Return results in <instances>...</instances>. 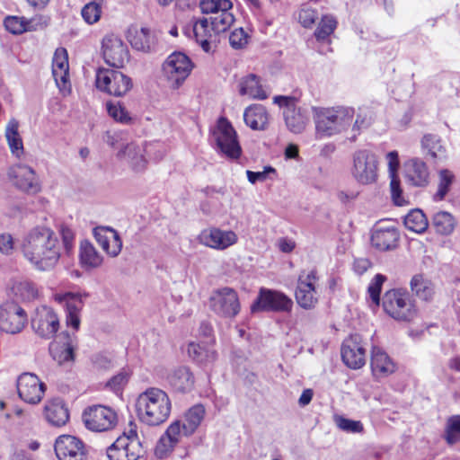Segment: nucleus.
Instances as JSON below:
<instances>
[{"label":"nucleus","instance_id":"nucleus-1","mask_svg":"<svg viewBox=\"0 0 460 460\" xmlns=\"http://www.w3.org/2000/svg\"><path fill=\"white\" fill-rule=\"evenodd\" d=\"M59 233L62 244L57 234L46 226H37L24 236L22 252L35 269L41 271L49 270L58 263L62 249L68 255L73 252L75 246L73 230L66 226H61Z\"/></svg>","mask_w":460,"mask_h":460},{"label":"nucleus","instance_id":"nucleus-2","mask_svg":"<svg viewBox=\"0 0 460 460\" xmlns=\"http://www.w3.org/2000/svg\"><path fill=\"white\" fill-rule=\"evenodd\" d=\"M136 408L137 416L143 423L157 426L168 419L172 405L165 392L152 387L138 395Z\"/></svg>","mask_w":460,"mask_h":460},{"label":"nucleus","instance_id":"nucleus-3","mask_svg":"<svg viewBox=\"0 0 460 460\" xmlns=\"http://www.w3.org/2000/svg\"><path fill=\"white\" fill-rule=\"evenodd\" d=\"M316 133L321 137H331L347 129L352 123L354 109L337 107L332 109L312 108Z\"/></svg>","mask_w":460,"mask_h":460},{"label":"nucleus","instance_id":"nucleus-4","mask_svg":"<svg viewBox=\"0 0 460 460\" xmlns=\"http://www.w3.org/2000/svg\"><path fill=\"white\" fill-rule=\"evenodd\" d=\"M382 306L396 321L411 322L418 314L415 300L405 289H391L385 292L382 298Z\"/></svg>","mask_w":460,"mask_h":460},{"label":"nucleus","instance_id":"nucleus-5","mask_svg":"<svg viewBox=\"0 0 460 460\" xmlns=\"http://www.w3.org/2000/svg\"><path fill=\"white\" fill-rule=\"evenodd\" d=\"M211 141L215 144L217 151L228 159L235 160L242 155L237 133L225 117H220L211 130Z\"/></svg>","mask_w":460,"mask_h":460},{"label":"nucleus","instance_id":"nucleus-6","mask_svg":"<svg viewBox=\"0 0 460 460\" xmlns=\"http://www.w3.org/2000/svg\"><path fill=\"white\" fill-rule=\"evenodd\" d=\"M95 86L101 92L115 97H122L133 87L132 79L121 71L99 68L95 75Z\"/></svg>","mask_w":460,"mask_h":460},{"label":"nucleus","instance_id":"nucleus-7","mask_svg":"<svg viewBox=\"0 0 460 460\" xmlns=\"http://www.w3.org/2000/svg\"><path fill=\"white\" fill-rule=\"evenodd\" d=\"M273 102L283 109L284 120L290 132L300 134L305 130L309 121V112L306 108L297 106L295 97L276 95Z\"/></svg>","mask_w":460,"mask_h":460},{"label":"nucleus","instance_id":"nucleus-8","mask_svg":"<svg viewBox=\"0 0 460 460\" xmlns=\"http://www.w3.org/2000/svg\"><path fill=\"white\" fill-rule=\"evenodd\" d=\"M293 307V301L283 292L261 288L256 299L251 305V312L289 313Z\"/></svg>","mask_w":460,"mask_h":460},{"label":"nucleus","instance_id":"nucleus-9","mask_svg":"<svg viewBox=\"0 0 460 460\" xmlns=\"http://www.w3.org/2000/svg\"><path fill=\"white\" fill-rule=\"evenodd\" d=\"M398 223L391 218L377 221L371 229V244L381 252L394 250L399 243Z\"/></svg>","mask_w":460,"mask_h":460},{"label":"nucleus","instance_id":"nucleus-10","mask_svg":"<svg viewBox=\"0 0 460 460\" xmlns=\"http://www.w3.org/2000/svg\"><path fill=\"white\" fill-rule=\"evenodd\" d=\"M193 64L190 58L179 51L172 53L163 64V72L172 88H179L190 75Z\"/></svg>","mask_w":460,"mask_h":460},{"label":"nucleus","instance_id":"nucleus-11","mask_svg":"<svg viewBox=\"0 0 460 460\" xmlns=\"http://www.w3.org/2000/svg\"><path fill=\"white\" fill-rule=\"evenodd\" d=\"M83 420L88 429L103 432L112 429L117 425L118 417L110 407L93 405L84 411Z\"/></svg>","mask_w":460,"mask_h":460},{"label":"nucleus","instance_id":"nucleus-12","mask_svg":"<svg viewBox=\"0 0 460 460\" xmlns=\"http://www.w3.org/2000/svg\"><path fill=\"white\" fill-rule=\"evenodd\" d=\"M352 175L361 184H371L377 180V159L368 150H358L353 155Z\"/></svg>","mask_w":460,"mask_h":460},{"label":"nucleus","instance_id":"nucleus-13","mask_svg":"<svg viewBox=\"0 0 460 460\" xmlns=\"http://www.w3.org/2000/svg\"><path fill=\"white\" fill-rule=\"evenodd\" d=\"M8 179L19 190L27 194L40 191L41 184L36 172L23 164H16L8 169Z\"/></svg>","mask_w":460,"mask_h":460},{"label":"nucleus","instance_id":"nucleus-14","mask_svg":"<svg viewBox=\"0 0 460 460\" xmlns=\"http://www.w3.org/2000/svg\"><path fill=\"white\" fill-rule=\"evenodd\" d=\"M102 50L105 63L111 67H123L129 60L127 45L115 34H109L103 38Z\"/></svg>","mask_w":460,"mask_h":460},{"label":"nucleus","instance_id":"nucleus-15","mask_svg":"<svg viewBox=\"0 0 460 460\" xmlns=\"http://www.w3.org/2000/svg\"><path fill=\"white\" fill-rule=\"evenodd\" d=\"M27 323L26 312L14 302H5L0 306V330L16 334L22 331Z\"/></svg>","mask_w":460,"mask_h":460},{"label":"nucleus","instance_id":"nucleus-16","mask_svg":"<svg viewBox=\"0 0 460 460\" xmlns=\"http://www.w3.org/2000/svg\"><path fill=\"white\" fill-rule=\"evenodd\" d=\"M213 311L224 317L233 318L241 309L238 295L231 288H222L216 290L210 298Z\"/></svg>","mask_w":460,"mask_h":460},{"label":"nucleus","instance_id":"nucleus-17","mask_svg":"<svg viewBox=\"0 0 460 460\" xmlns=\"http://www.w3.org/2000/svg\"><path fill=\"white\" fill-rule=\"evenodd\" d=\"M54 449L58 460H87L88 457L85 444L71 435L59 436L56 439Z\"/></svg>","mask_w":460,"mask_h":460},{"label":"nucleus","instance_id":"nucleus-18","mask_svg":"<svg viewBox=\"0 0 460 460\" xmlns=\"http://www.w3.org/2000/svg\"><path fill=\"white\" fill-rule=\"evenodd\" d=\"M31 328L40 337L52 338L59 328V320L52 308L42 305L38 307L31 317Z\"/></svg>","mask_w":460,"mask_h":460},{"label":"nucleus","instance_id":"nucleus-19","mask_svg":"<svg viewBox=\"0 0 460 460\" xmlns=\"http://www.w3.org/2000/svg\"><path fill=\"white\" fill-rule=\"evenodd\" d=\"M317 280L318 278L316 270H314L309 272L303 271L300 273L297 279L296 300L301 307L311 309L316 305L318 301L315 289Z\"/></svg>","mask_w":460,"mask_h":460},{"label":"nucleus","instance_id":"nucleus-20","mask_svg":"<svg viewBox=\"0 0 460 460\" xmlns=\"http://www.w3.org/2000/svg\"><path fill=\"white\" fill-rule=\"evenodd\" d=\"M341 354L343 363L349 368L359 369L366 363V349L359 334L347 338L341 345Z\"/></svg>","mask_w":460,"mask_h":460},{"label":"nucleus","instance_id":"nucleus-21","mask_svg":"<svg viewBox=\"0 0 460 460\" xmlns=\"http://www.w3.org/2000/svg\"><path fill=\"white\" fill-rule=\"evenodd\" d=\"M46 385L32 373H23L17 380V391L20 398L27 403H39L45 393Z\"/></svg>","mask_w":460,"mask_h":460},{"label":"nucleus","instance_id":"nucleus-22","mask_svg":"<svg viewBox=\"0 0 460 460\" xmlns=\"http://www.w3.org/2000/svg\"><path fill=\"white\" fill-rule=\"evenodd\" d=\"M190 436L191 433L186 431L185 427L180 420H174L158 440L155 449V456L158 458L165 457L178 443H181L184 438Z\"/></svg>","mask_w":460,"mask_h":460},{"label":"nucleus","instance_id":"nucleus-23","mask_svg":"<svg viewBox=\"0 0 460 460\" xmlns=\"http://www.w3.org/2000/svg\"><path fill=\"white\" fill-rule=\"evenodd\" d=\"M199 243L216 250H225L237 242V235L233 231L218 228L204 229L198 236Z\"/></svg>","mask_w":460,"mask_h":460},{"label":"nucleus","instance_id":"nucleus-24","mask_svg":"<svg viewBox=\"0 0 460 460\" xmlns=\"http://www.w3.org/2000/svg\"><path fill=\"white\" fill-rule=\"evenodd\" d=\"M126 438H117L107 448V457L109 460H138L145 454V448L142 444L136 441L126 443Z\"/></svg>","mask_w":460,"mask_h":460},{"label":"nucleus","instance_id":"nucleus-25","mask_svg":"<svg viewBox=\"0 0 460 460\" xmlns=\"http://www.w3.org/2000/svg\"><path fill=\"white\" fill-rule=\"evenodd\" d=\"M93 235L102 250L110 256L116 257L122 249V241L116 230L107 226H98Z\"/></svg>","mask_w":460,"mask_h":460},{"label":"nucleus","instance_id":"nucleus-26","mask_svg":"<svg viewBox=\"0 0 460 460\" xmlns=\"http://www.w3.org/2000/svg\"><path fill=\"white\" fill-rule=\"evenodd\" d=\"M127 39L134 49L145 53L151 52L156 43L155 35L146 27H142L139 30L136 26L129 27L127 31Z\"/></svg>","mask_w":460,"mask_h":460},{"label":"nucleus","instance_id":"nucleus-27","mask_svg":"<svg viewBox=\"0 0 460 460\" xmlns=\"http://www.w3.org/2000/svg\"><path fill=\"white\" fill-rule=\"evenodd\" d=\"M188 354L194 362L203 367L214 363L217 358L213 339L206 342H190L188 345Z\"/></svg>","mask_w":460,"mask_h":460},{"label":"nucleus","instance_id":"nucleus-28","mask_svg":"<svg viewBox=\"0 0 460 460\" xmlns=\"http://www.w3.org/2000/svg\"><path fill=\"white\" fill-rule=\"evenodd\" d=\"M167 382L174 391L184 394L191 391L195 378L189 367L180 366L169 372Z\"/></svg>","mask_w":460,"mask_h":460},{"label":"nucleus","instance_id":"nucleus-29","mask_svg":"<svg viewBox=\"0 0 460 460\" xmlns=\"http://www.w3.org/2000/svg\"><path fill=\"white\" fill-rule=\"evenodd\" d=\"M404 174L410 184L423 187L428 183L429 172L423 161L412 158L404 164Z\"/></svg>","mask_w":460,"mask_h":460},{"label":"nucleus","instance_id":"nucleus-30","mask_svg":"<svg viewBox=\"0 0 460 460\" xmlns=\"http://www.w3.org/2000/svg\"><path fill=\"white\" fill-rule=\"evenodd\" d=\"M370 366L372 373L376 377H385L395 370V366L385 351L379 347H373Z\"/></svg>","mask_w":460,"mask_h":460},{"label":"nucleus","instance_id":"nucleus-31","mask_svg":"<svg viewBox=\"0 0 460 460\" xmlns=\"http://www.w3.org/2000/svg\"><path fill=\"white\" fill-rule=\"evenodd\" d=\"M44 415L49 424L56 427L65 425L69 420V412L61 399H53L44 407Z\"/></svg>","mask_w":460,"mask_h":460},{"label":"nucleus","instance_id":"nucleus-32","mask_svg":"<svg viewBox=\"0 0 460 460\" xmlns=\"http://www.w3.org/2000/svg\"><path fill=\"white\" fill-rule=\"evenodd\" d=\"M239 93L248 95L252 99L265 100L269 94L261 84V79L255 74H249L239 82Z\"/></svg>","mask_w":460,"mask_h":460},{"label":"nucleus","instance_id":"nucleus-33","mask_svg":"<svg viewBox=\"0 0 460 460\" xmlns=\"http://www.w3.org/2000/svg\"><path fill=\"white\" fill-rule=\"evenodd\" d=\"M245 124L253 130H264L268 125V112L262 104H251L243 112Z\"/></svg>","mask_w":460,"mask_h":460},{"label":"nucleus","instance_id":"nucleus-34","mask_svg":"<svg viewBox=\"0 0 460 460\" xmlns=\"http://www.w3.org/2000/svg\"><path fill=\"white\" fill-rule=\"evenodd\" d=\"M66 312V323L75 330L80 325L79 312L82 309L83 302L79 295L67 293L61 299Z\"/></svg>","mask_w":460,"mask_h":460},{"label":"nucleus","instance_id":"nucleus-35","mask_svg":"<svg viewBox=\"0 0 460 460\" xmlns=\"http://www.w3.org/2000/svg\"><path fill=\"white\" fill-rule=\"evenodd\" d=\"M411 292L423 301H430L435 295V286L422 274L414 275L410 281Z\"/></svg>","mask_w":460,"mask_h":460},{"label":"nucleus","instance_id":"nucleus-36","mask_svg":"<svg viewBox=\"0 0 460 460\" xmlns=\"http://www.w3.org/2000/svg\"><path fill=\"white\" fill-rule=\"evenodd\" d=\"M4 136L11 153L17 158L23 154L22 139L19 134V122L15 119H11L6 125Z\"/></svg>","mask_w":460,"mask_h":460},{"label":"nucleus","instance_id":"nucleus-37","mask_svg":"<svg viewBox=\"0 0 460 460\" xmlns=\"http://www.w3.org/2000/svg\"><path fill=\"white\" fill-rule=\"evenodd\" d=\"M118 156L119 158L127 159L128 162L130 163L133 170L136 172L142 171L146 164V160L142 154L141 147L134 143L127 144L121 150H119Z\"/></svg>","mask_w":460,"mask_h":460},{"label":"nucleus","instance_id":"nucleus-38","mask_svg":"<svg viewBox=\"0 0 460 460\" xmlns=\"http://www.w3.org/2000/svg\"><path fill=\"white\" fill-rule=\"evenodd\" d=\"M65 341H54L49 346V351L53 358L59 364L72 361L74 359V348L71 344V338L68 334L63 337Z\"/></svg>","mask_w":460,"mask_h":460},{"label":"nucleus","instance_id":"nucleus-39","mask_svg":"<svg viewBox=\"0 0 460 460\" xmlns=\"http://www.w3.org/2000/svg\"><path fill=\"white\" fill-rule=\"evenodd\" d=\"M80 261L86 269H95L102 265V257L94 246L87 240L80 243Z\"/></svg>","mask_w":460,"mask_h":460},{"label":"nucleus","instance_id":"nucleus-40","mask_svg":"<svg viewBox=\"0 0 460 460\" xmlns=\"http://www.w3.org/2000/svg\"><path fill=\"white\" fill-rule=\"evenodd\" d=\"M205 417V408L201 404H196L189 409L181 420H179L185 427L188 433L194 434Z\"/></svg>","mask_w":460,"mask_h":460},{"label":"nucleus","instance_id":"nucleus-41","mask_svg":"<svg viewBox=\"0 0 460 460\" xmlns=\"http://www.w3.org/2000/svg\"><path fill=\"white\" fill-rule=\"evenodd\" d=\"M421 146L434 160H442L446 157V149L442 146L441 139L438 135H424L421 140Z\"/></svg>","mask_w":460,"mask_h":460},{"label":"nucleus","instance_id":"nucleus-42","mask_svg":"<svg viewBox=\"0 0 460 460\" xmlns=\"http://www.w3.org/2000/svg\"><path fill=\"white\" fill-rule=\"evenodd\" d=\"M405 227L414 233H422L428 227V220L422 210L415 208L411 210L404 217Z\"/></svg>","mask_w":460,"mask_h":460},{"label":"nucleus","instance_id":"nucleus-43","mask_svg":"<svg viewBox=\"0 0 460 460\" xmlns=\"http://www.w3.org/2000/svg\"><path fill=\"white\" fill-rule=\"evenodd\" d=\"M231 9L222 11L221 13L211 17L210 25L211 30L219 34L226 31L234 22V14L230 12Z\"/></svg>","mask_w":460,"mask_h":460},{"label":"nucleus","instance_id":"nucleus-44","mask_svg":"<svg viewBox=\"0 0 460 460\" xmlns=\"http://www.w3.org/2000/svg\"><path fill=\"white\" fill-rule=\"evenodd\" d=\"M106 110L108 114L117 122L128 125L132 121L131 116L120 102H107Z\"/></svg>","mask_w":460,"mask_h":460},{"label":"nucleus","instance_id":"nucleus-45","mask_svg":"<svg viewBox=\"0 0 460 460\" xmlns=\"http://www.w3.org/2000/svg\"><path fill=\"white\" fill-rule=\"evenodd\" d=\"M433 226L441 234H449L455 227V220L451 214L445 211L438 212L433 217Z\"/></svg>","mask_w":460,"mask_h":460},{"label":"nucleus","instance_id":"nucleus-46","mask_svg":"<svg viewBox=\"0 0 460 460\" xmlns=\"http://www.w3.org/2000/svg\"><path fill=\"white\" fill-rule=\"evenodd\" d=\"M443 437L448 445L460 442V415H453L447 419Z\"/></svg>","mask_w":460,"mask_h":460},{"label":"nucleus","instance_id":"nucleus-47","mask_svg":"<svg viewBox=\"0 0 460 460\" xmlns=\"http://www.w3.org/2000/svg\"><path fill=\"white\" fill-rule=\"evenodd\" d=\"M199 7L202 13L216 15L226 9H232L233 4L230 0H200Z\"/></svg>","mask_w":460,"mask_h":460},{"label":"nucleus","instance_id":"nucleus-48","mask_svg":"<svg viewBox=\"0 0 460 460\" xmlns=\"http://www.w3.org/2000/svg\"><path fill=\"white\" fill-rule=\"evenodd\" d=\"M337 22L331 15L322 17L318 27L314 31V36L318 41L325 40L336 29Z\"/></svg>","mask_w":460,"mask_h":460},{"label":"nucleus","instance_id":"nucleus-49","mask_svg":"<svg viewBox=\"0 0 460 460\" xmlns=\"http://www.w3.org/2000/svg\"><path fill=\"white\" fill-rule=\"evenodd\" d=\"M4 25L13 34H22L31 30V22L24 17L7 16L4 21Z\"/></svg>","mask_w":460,"mask_h":460},{"label":"nucleus","instance_id":"nucleus-50","mask_svg":"<svg viewBox=\"0 0 460 460\" xmlns=\"http://www.w3.org/2000/svg\"><path fill=\"white\" fill-rule=\"evenodd\" d=\"M13 291L14 295L22 300H31L38 295V290L34 284L29 281H20L13 285Z\"/></svg>","mask_w":460,"mask_h":460},{"label":"nucleus","instance_id":"nucleus-51","mask_svg":"<svg viewBox=\"0 0 460 460\" xmlns=\"http://www.w3.org/2000/svg\"><path fill=\"white\" fill-rule=\"evenodd\" d=\"M454 181V174L447 169L439 172V182L438 190L435 193V199H443L448 193Z\"/></svg>","mask_w":460,"mask_h":460},{"label":"nucleus","instance_id":"nucleus-52","mask_svg":"<svg viewBox=\"0 0 460 460\" xmlns=\"http://www.w3.org/2000/svg\"><path fill=\"white\" fill-rule=\"evenodd\" d=\"M68 71V55L64 48L57 49L52 61V75L57 76L58 72Z\"/></svg>","mask_w":460,"mask_h":460},{"label":"nucleus","instance_id":"nucleus-53","mask_svg":"<svg viewBox=\"0 0 460 460\" xmlns=\"http://www.w3.org/2000/svg\"><path fill=\"white\" fill-rule=\"evenodd\" d=\"M81 15L86 23L93 24L101 18L102 6L94 1L90 2L82 8Z\"/></svg>","mask_w":460,"mask_h":460},{"label":"nucleus","instance_id":"nucleus-54","mask_svg":"<svg viewBox=\"0 0 460 460\" xmlns=\"http://www.w3.org/2000/svg\"><path fill=\"white\" fill-rule=\"evenodd\" d=\"M210 31L212 30L208 19H193L192 32L196 40H200L202 38L210 39L212 37Z\"/></svg>","mask_w":460,"mask_h":460},{"label":"nucleus","instance_id":"nucleus-55","mask_svg":"<svg viewBox=\"0 0 460 460\" xmlns=\"http://www.w3.org/2000/svg\"><path fill=\"white\" fill-rule=\"evenodd\" d=\"M337 427L349 433H360L363 431V425L359 420H353L342 416L335 417Z\"/></svg>","mask_w":460,"mask_h":460},{"label":"nucleus","instance_id":"nucleus-56","mask_svg":"<svg viewBox=\"0 0 460 460\" xmlns=\"http://www.w3.org/2000/svg\"><path fill=\"white\" fill-rule=\"evenodd\" d=\"M318 19V13L308 5H303L298 13V21L305 28H310Z\"/></svg>","mask_w":460,"mask_h":460},{"label":"nucleus","instance_id":"nucleus-57","mask_svg":"<svg viewBox=\"0 0 460 460\" xmlns=\"http://www.w3.org/2000/svg\"><path fill=\"white\" fill-rule=\"evenodd\" d=\"M276 174V169L270 165L264 166L262 171H246V175L248 178V181L252 184H255L256 182H261L266 181L267 179H270L271 175Z\"/></svg>","mask_w":460,"mask_h":460},{"label":"nucleus","instance_id":"nucleus-58","mask_svg":"<svg viewBox=\"0 0 460 460\" xmlns=\"http://www.w3.org/2000/svg\"><path fill=\"white\" fill-rule=\"evenodd\" d=\"M386 278L382 274H376L368 287V294L371 300L378 305L380 304V293L382 285Z\"/></svg>","mask_w":460,"mask_h":460},{"label":"nucleus","instance_id":"nucleus-59","mask_svg":"<svg viewBox=\"0 0 460 460\" xmlns=\"http://www.w3.org/2000/svg\"><path fill=\"white\" fill-rule=\"evenodd\" d=\"M229 43L235 49L243 48L247 43V33L243 28L235 29L229 36Z\"/></svg>","mask_w":460,"mask_h":460},{"label":"nucleus","instance_id":"nucleus-60","mask_svg":"<svg viewBox=\"0 0 460 460\" xmlns=\"http://www.w3.org/2000/svg\"><path fill=\"white\" fill-rule=\"evenodd\" d=\"M128 376L125 372H120L118 375L112 376L107 383V386L114 391L119 392L128 383Z\"/></svg>","mask_w":460,"mask_h":460},{"label":"nucleus","instance_id":"nucleus-61","mask_svg":"<svg viewBox=\"0 0 460 460\" xmlns=\"http://www.w3.org/2000/svg\"><path fill=\"white\" fill-rule=\"evenodd\" d=\"M388 162L389 176L399 175L398 171L400 168L399 154L396 150L390 151L386 154Z\"/></svg>","mask_w":460,"mask_h":460},{"label":"nucleus","instance_id":"nucleus-62","mask_svg":"<svg viewBox=\"0 0 460 460\" xmlns=\"http://www.w3.org/2000/svg\"><path fill=\"white\" fill-rule=\"evenodd\" d=\"M390 177V190L392 201H405L402 199V190L401 188V181L399 175Z\"/></svg>","mask_w":460,"mask_h":460},{"label":"nucleus","instance_id":"nucleus-63","mask_svg":"<svg viewBox=\"0 0 460 460\" xmlns=\"http://www.w3.org/2000/svg\"><path fill=\"white\" fill-rule=\"evenodd\" d=\"M13 250V239L10 234H0V252L9 254Z\"/></svg>","mask_w":460,"mask_h":460},{"label":"nucleus","instance_id":"nucleus-64","mask_svg":"<svg viewBox=\"0 0 460 460\" xmlns=\"http://www.w3.org/2000/svg\"><path fill=\"white\" fill-rule=\"evenodd\" d=\"M93 367L97 369H109L111 367V359L102 354H97L93 357L92 358Z\"/></svg>","mask_w":460,"mask_h":460}]
</instances>
